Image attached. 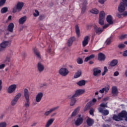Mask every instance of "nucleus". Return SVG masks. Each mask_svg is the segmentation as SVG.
I'll return each instance as SVG.
<instances>
[{
	"instance_id": "27",
	"label": "nucleus",
	"mask_w": 127,
	"mask_h": 127,
	"mask_svg": "<svg viewBox=\"0 0 127 127\" xmlns=\"http://www.w3.org/2000/svg\"><path fill=\"white\" fill-rule=\"evenodd\" d=\"M55 119L53 118L49 119L48 122H47V124L45 126L46 127H50L52 124H53V122H54Z\"/></svg>"
},
{
	"instance_id": "61",
	"label": "nucleus",
	"mask_w": 127,
	"mask_h": 127,
	"mask_svg": "<svg viewBox=\"0 0 127 127\" xmlns=\"http://www.w3.org/2000/svg\"><path fill=\"white\" fill-rule=\"evenodd\" d=\"M48 53H49V54H50L51 55H52V54L53 53H51V48H49L48 49Z\"/></svg>"
},
{
	"instance_id": "32",
	"label": "nucleus",
	"mask_w": 127,
	"mask_h": 127,
	"mask_svg": "<svg viewBox=\"0 0 127 127\" xmlns=\"http://www.w3.org/2000/svg\"><path fill=\"white\" fill-rule=\"evenodd\" d=\"M76 84L80 87H82V86H85V85L86 84V81L84 80H80L77 82Z\"/></svg>"
},
{
	"instance_id": "34",
	"label": "nucleus",
	"mask_w": 127,
	"mask_h": 127,
	"mask_svg": "<svg viewBox=\"0 0 127 127\" xmlns=\"http://www.w3.org/2000/svg\"><path fill=\"white\" fill-rule=\"evenodd\" d=\"M79 111H80V107L76 108L71 114V117H75Z\"/></svg>"
},
{
	"instance_id": "11",
	"label": "nucleus",
	"mask_w": 127,
	"mask_h": 127,
	"mask_svg": "<svg viewBox=\"0 0 127 127\" xmlns=\"http://www.w3.org/2000/svg\"><path fill=\"white\" fill-rule=\"evenodd\" d=\"M59 109V106H57L55 107H53L51 109H50L49 110L46 111L44 115L45 116V117H48L49 115H51V114H52L53 112H54V111H56V110H58Z\"/></svg>"
},
{
	"instance_id": "58",
	"label": "nucleus",
	"mask_w": 127,
	"mask_h": 127,
	"mask_svg": "<svg viewBox=\"0 0 127 127\" xmlns=\"http://www.w3.org/2000/svg\"><path fill=\"white\" fill-rule=\"evenodd\" d=\"M98 1L101 4H103V3H104L105 1H106V0H99Z\"/></svg>"
},
{
	"instance_id": "14",
	"label": "nucleus",
	"mask_w": 127,
	"mask_h": 127,
	"mask_svg": "<svg viewBox=\"0 0 127 127\" xmlns=\"http://www.w3.org/2000/svg\"><path fill=\"white\" fill-rule=\"evenodd\" d=\"M126 6H127V5L121 2L118 6V11L120 13H123L126 10Z\"/></svg>"
},
{
	"instance_id": "9",
	"label": "nucleus",
	"mask_w": 127,
	"mask_h": 127,
	"mask_svg": "<svg viewBox=\"0 0 127 127\" xmlns=\"http://www.w3.org/2000/svg\"><path fill=\"white\" fill-rule=\"evenodd\" d=\"M68 99L69 100H70L69 105L71 107H73V106H75V104H76V102H77V100H76V98H75V96H73V95H68L67 96Z\"/></svg>"
},
{
	"instance_id": "12",
	"label": "nucleus",
	"mask_w": 127,
	"mask_h": 127,
	"mask_svg": "<svg viewBox=\"0 0 127 127\" xmlns=\"http://www.w3.org/2000/svg\"><path fill=\"white\" fill-rule=\"evenodd\" d=\"M85 93V89H77L75 90V93L72 96L77 98V97H79V96H81V95H83Z\"/></svg>"
},
{
	"instance_id": "18",
	"label": "nucleus",
	"mask_w": 127,
	"mask_h": 127,
	"mask_svg": "<svg viewBox=\"0 0 127 127\" xmlns=\"http://www.w3.org/2000/svg\"><path fill=\"white\" fill-rule=\"evenodd\" d=\"M44 65H43L42 63H38L37 64V69L40 73H41V72H43V71H44Z\"/></svg>"
},
{
	"instance_id": "13",
	"label": "nucleus",
	"mask_w": 127,
	"mask_h": 127,
	"mask_svg": "<svg viewBox=\"0 0 127 127\" xmlns=\"http://www.w3.org/2000/svg\"><path fill=\"white\" fill-rule=\"evenodd\" d=\"M89 41H90V36H85L82 42V47H86L89 44Z\"/></svg>"
},
{
	"instance_id": "23",
	"label": "nucleus",
	"mask_w": 127,
	"mask_h": 127,
	"mask_svg": "<svg viewBox=\"0 0 127 127\" xmlns=\"http://www.w3.org/2000/svg\"><path fill=\"white\" fill-rule=\"evenodd\" d=\"M13 28H14V24H13V23H9L8 25L7 30H8L9 32H13Z\"/></svg>"
},
{
	"instance_id": "44",
	"label": "nucleus",
	"mask_w": 127,
	"mask_h": 127,
	"mask_svg": "<svg viewBox=\"0 0 127 127\" xmlns=\"http://www.w3.org/2000/svg\"><path fill=\"white\" fill-rule=\"evenodd\" d=\"M97 102V99L94 98L92 99V100L90 102V104L91 106H93L94 105H95V103Z\"/></svg>"
},
{
	"instance_id": "19",
	"label": "nucleus",
	"mask_w": 127,
	"mask_h": 127,
	"mask_svg": "<svg viewBox=\"0 0 127 127\" xmlns=\"http://www.w3.org/2000/svg\"><path fill=\"white\" fill-rule=\"evenodd\" d=\"M27 20V17L26 16L21 17L18 20L19 24H24Z\"/></svg>"
},
{
	"instance_id": "49",
	"label": "nucleus",
	"mask_w": 127,
	"mask_h": 127,
	"mask_svg": "<svg viewBox=\"0 0 127 127\" xmlns=\"http://www.w3.org/2000/svg\"><path fill=\"white\" fill-rule=\"evenodd\" d=\"M44 18H45V16L44 15H41L39 16L38 19L39 20H43Z\"/></svg>"
},
{
	"instance_id": "62",
	"label": "nucleus",
	"mask_w": 127,
	"mask_h": 127,
	"mask_svg": "<svg viewBox=\"0 0 127 127\" xmlns=\"http://www.w3.org/2000/svg\"><path fill=\"white\" fill-rule=\"evenodd\" d=\"M108 100H109V97H106L103 99V102H107V101H108Z\"/></svg>"
},
{
	"instance_id": "2",
	"label": "nucleus",
	"mask_w": 127,
	"mask_h": 127,
	"mask_svg": "<svg viewBox=\"0 0 127 127\" xmlns=\"http://www.w3.org/2000/svg\"><path fill=\"white\" fill-rule=\"evenodd\" d=\"M24 96L26 100L24 106L25 108H29L30 106V102H29V92L27 89H24Z\"/></svg>"
},
{
	"instance_id": "25",
	"label": "nucleus",
	"mask_w": 127,
	"mask_h": 127,
	"mask_svg": "<svg viewBox=\"0 0 127 127\" xmlns=\"http://www.w3.org/2000/svg\"><path fill=\"white\" fill-rule=\"evenodd\" d=\"M105 59H106V57H105V55H104L102 53H100L98 54V60H99V61H105Z\"/></svg>"
},
{
	"instance_id": "39",
	"label": "nucleus",
	"mask_w": 127,
	"mask_h": 127,
	"mask_svg": "<svg viewBox=\"0 0 127 127\" xmlns=\"http://www.w3.org/2000/svg\"><path fill=\"white\" fill-rule=\"evenodd\" d=\"M105 43L106 44V45H110V44L112 43V37L108 38L106 40Z\"/></svg>"
},
{
	"instance_id": "22",
	"label": "nucleus",
	"mask_w": 127,
	"mask_h": 127,
	"mask_svg": "<svg viewBox=\"0 0 127 127\" xmlns=\"http://www.w3.org/2000/svg\"><path fill=\"white\" fill-rule=\"evenodd\" d=\"M109 90H110V86L105 87L99 90V93H101V94L108 93L109 92Z\"/></svg>"
},
{
	"instance_id": "33",
	"label": "nucleus",
	"mask_w": 127,
	"mask_h": 127,
	"mask_svg": "<svg viewBox=\"0 0 127 127\" xmlns=\"http://www.w3.org/2000/svg\"><path fill=\"white\" fill-rule=\"evenodd\" d=\"M90 12L91 13H93V14H98L99 11L98 9L96 8H92L91 10H90Z\"/></svg>"
},
{
	"instance_id": "21",
	"label": "nucleus",
	"mask_w": 127,
	"mask_h": 127,
	"mask_svg": "<svg viewBox=\"0 0 127 127\" xmlns=\"http://www.w3.org/2000/svg\"><path fill=\"white\" fill-rule=\"evenodd\" d=\"M106 21L108 22L109 24L112 25L114 23L113 21V18L112 17V15H108L106 18Z\"/></svg>"
},
{
	"instance_id": "48",
	"label": "nucleus",
	"mask_w": 127,
	"mask_h": 127,
	"mask_svg": "<svg viewBox=\"0 0 127 127\" xmlns=\"http://www.w3.org/2000/svg\"><path fill=\"white\" fill-rule=\"evenodd\" d=\"M94 112H95V109L91 108L89 111V114L91 116H94Z\"/></svg>"
},
{
	"instance_id": "15",
	"label": "nucleus",
	"mask_w": 127,
	"mask_h": 127,
	"mask_svg": "<svg viewBox=\"0 0 127 127\" xmlns=\"http://www.w3.org/2000/svg\"><path fill=\"white\" fill-rule=\"evenodd\" d=\"M42 98H43V93L39 92L35 97V101L36 103H40V102H41V100H42Z\"/></svg>"
},
{
	"instance_id": "3",
	"label": "nucleus",
	"mask_w": 127,
	"mask_h": 127,
	"mask_svg": "<svg viewBox=\"0 0 127 127\" xmlns=\"http://www.w3.org/2000/svg\"><path fill=\"white\" fill-rule=\"evenodd\" d=\"M23 2H19L17 3L16 5L14 6L12 9V12L15 13L17 11H21L23 7Z\"/></svg>"
},
{
	"instance_id": "46",
	"label": "nucleus",
	"mask_w": 127,
	"mask_h": 127,
	"mask_svg": "<svg viewBox=\"0 0 127 127\" xmlns=\"http://www.w3.org/2000/svg\"><path fill=\"white\" fill-rule=\"evenodd\" d=\"M6 1V0H0V6H2V5L5 3Z\"/></svg>"
},
{
	"instance_id": "37",
	"label": "nucleus",
	"mask_w": 127,
	"mask_h": 127,
	"mask_svg": "<svg viewBox=\"0 0 127 127\" xmlns=\"http://www.w3.org/2000/svg\"><path fill=\"white\" fill-rule=\"evenodd\" d=\"M33 51L34 53L36 54L37 57H38V58H40V54L39 53V52H38L37 49L36 48H34Z\"/></svg>"
},
{
	"instance_id": "59",
	"label": "nucleus",
	"mask_w": 127,
	"mask_h": 127,
	"mask_svg": "<svg viewBox=\"0 0 127 127\" xmlns=\"http://www.w3.org/2000/svg\"><path fill=\"white\" fill-rule=\"evenodd\" d=\"M2 84V81H1V80H0V91H1V89H2V86L1 85Z\"/></svg>"
},
{
	"instance_id": "6",
	"label": "nucleus",
	"mask_w": 127,
	"mask_h": 127,
	"mask_svg": "<svg viewBox=\"0 0 127 127\" xmlns=\"http://www.w3.org/2000/svg\"><path fill=\"white\" fill-rule=\"evenodd\" d=\"M106 13L104 11H101L99 13V23L100 25H104L105 24V16Z\"/></svg>"
},
{
	"instance_id": "41",
	"label": "nucleus",
	"mask_w": 127,
	"mask_h": 127,
	"mask_svg": "<svg viewBox=\"0 0 127 127\" xmlns=\"http://www.w3.org/2000/svg\"><path fill=\"white\" fill-rule=\"evenodd\" d=\"M81 75H82V72L81 71H78L75 74L74 78H75V79L77 78H79V77H80Z\"/></svg>"
},
{
	"instance_id": "42",
	"label": "nucleus",
	"mask_w": 127,
	"mask_h": 127,
	"mask_svg": "<svg viewBox=\"0 0 127 127\" xmlns=\"http://www.w3.org/2000/svg\"><path fill=\"white\" fill-rule=\"evenodd\" d=\"M7 124L5 122H0V127H6Z\"/></svg>"
},
{
	"instance_id": "45",
	"label": "nucleus",
	"mask_w": 127,
	"mask_h": 127,
	"mask_svg": "<svg viewBox=\"0 0 127 127\" xmlns=\"http://www.w3.org/2000/svg\"><path fill=\"white\" fill-rule=\"evenodd\" d=\"M104 72L102 73V76H105V75L106 74V73H107V72H108V68L107 67V66H104Z\"/></svg>"
},
{
	"instance_id": "31",
	"label": "nucleus",
	"mask_w": 127,
	"mask_h": 127,
	"mask_svg": "<svg viewBox=\"0 0 127 127\" xmlns=\"http://www.w3.org/2000/svg\"><path fill=\"white\" fill-rule=\"evenodd\" d=\"M95 57V55L92 54L90 56L87 57L85 59V62H88V61H89V60H91V59H94V58Z\"/></svg>"
},
{
	"instance_id": "4",
	"label": "nucleus",
	"mask_w": 127,
	"mask_h": 127,
	"mask_svg": "<svg viewBox=\"0 0 127 127\" xmlns=\"http://www.w3.org/2000/svg\"><path fill=\"white\" fill-rule=\"evenodd\" d=\"M84 122V116L79 115L74 121V125L76 127H80Z\"/></svg>"
},
{
	"instance_id": "53",
	"label": "nucleus",
	"mask_w": 127,
	"mask_h": 127,
	"mask_svg": "<svg viewBox=\"0 0 127 127\" xmlns=\"http://www.w3.org/2000/svg\"><path fill=\"white\" fill-rule=\"evenodd\" d=\"M85 11H86V6H83L82 8L81 12L82 13H84Z\"/></svg>"
},
{
	"instance_id": "30",
	"label": "nucleus",
	"mask_w": 127,
	"mask_h": 127,
	"mask_svg": "<svg viewBox=\"0 0 127 127\" xmlns=\"http://www.w3.org/2000/svg\"><path fill=\"white\" fill-rule=\"evenodd\" d=\"M119 114L121 119H123V118H127V112L126 111H123L121 113H119Z\"/></svg>"
},
{
	"instance_id": "40",
	"label": "nucleus",
	"mask_w": 127,
	"mask_h": 127,
	"mask_svg": "<svg viewBox=\"0 0 127 127\" xmlns=\"http://www.w3.org/2000/svg\"><path fill=\"white\" fill-rule=\"evenodd\" d=\"M39 11L37 10H35V11L33 12V15L35 17H37V16H39Z\"/></svg>"
},
{
	"instance_id": "36",
	"label": "nucleus",
	"mask_w": 127,
	"mask_h": 127,
	"mask_svg": "<svg viewBox=\"0 0 127 127\" xmlns=\"http://www.w3.org/2000/svg\"><path fill=\"white\" fill-rule=\"evenodd\" d=\"M11 57L9 56H6L5 58V59L4 61V63H5L6 64H8V63H9L11 61Z\"/></svg>"
},
{
	"instance_id": "29",
	"label": "nucleus",
	"mask_w": 127,
	"mask_h": 127,
	"mask_svg": "<svg viewBox=\"0 0 127 127\" xmlns=\"http://www.w3.org/2000/svg\"><path fill=\"white\" fill-rule=\"evenodd\" d=\"M113 119L114 121H116V122H120V121L123 120V119L121 118V117L119 116V114H118V115H113Z\"/></svg>"
},
{
	"instance_id": "54",
	"label": "nucleus",
	"mask_w": 127,
	"mask_h": 127,
	"mask_svg": "<svg viewBox=\"0 0 127 127\" xmlns=\"http://www.w3.org/2000/svg\"><path fill=\"white\" fill-rule=\"evenodd\" d=\"M119 75H120L119 71H115L114 73V77H117V76H119Z\"/></svg>"
},
{
	"instance_id": "5",
	"label": "nucleus",
	"mask_w": 127,
	"mask_h": 127,
	"mask_svg": "<svg viewBox=\"0 0 127 127\" xmlns=\"http://www.w3.org/2000/svg\"><path fill=\"white\" fill-rule=\"evenodd\" d=\"M10 46V42L8 41H4L0 44V52L5 50V48Z\"/></svg>"
},
{
	"instance_id": "24",
	"label": "nucleus",
	"mask_w": 127,
	"mask_h": 127,
	"mask_svg": "<svg viewBox=\"0 0 127 127\" xmlns=\"http://www.w3.org/2000/svg\"><path fill=\"white\" fill-rule=\"evenodd\" d=\"M118 63H119L118 60H113L110 62V66H111V67H115V66L118 65Z\"/></svg>"
},
{
	"instance_id": "47",
	"label": "nucleus",
	"mask_w": 127,
	"mask_h": 127,
	"mask_svg": "<svg viewBox=\"0 0 127 127\" xmlns=\"http://www.w3.org/2000/svg\"><path fill=\"white\" fill-rule=\"evenodd\" d=\"M77 63L78 64H83V60L82 59H78L77 60Z\"/></svg>"
},
{
	"instance_id": "63",
	"label": "nucleus",
	"mask_w": 127,
	"mask_h": 127,
	"mask_svg": "<svg viewBox=\"0 0 127 127\" xmlns=\"http://www.w3.org/2000/svg\"><path fill=\"white\" fill-rule=\"evenodd\" d=\"M4 117V114H1L0 116V120H2Z\"/></svg>"
},
{
	"instance_id": "17",
	"label": "nucleus",
	"mask_w": 127,
	"mask_h": 127,
	"mask_svg": "<svg viewBox=\"0 0 127 127\" xmlns=\"http://www.w3.org/2000/svg\"><path fill=\"white\" fill-rule=\"evenodd\" d=\"M101 72V71L100 67H95L93 69V75H94L95 77L100 76Z\"/></svg>"
},
{
	"instance_id": "20",
	"label": "nucleus",
	"mask_w": 127,
	"mask_h": 127,
	"mask_svg": "<svg viewBox=\"0 0 127 127\" xmlns=\"http://www.w3.org/2000/svg\"><path fill=\"white\" fill-rule=\"evenodd\" d=\"M94 122H95L94 121V120H93L92 119H91L90 118H88L86 120V124L88 127H92V126H93V125H94Z\"/></svg>"
},
{
	"instance_id": "50",
	"label": "nucleus",
	"mask_w": 127,
	"mask_h": 127,
	"mask_svg": "<svg viewBox=\"0 0 127 127\" xmlns=\"http://www.w3.org/2000/svg\"><path fill=\"white\" fill-rule=\"evenodd\" d=\"M125 38H127V35H122L120 36V39H125Z\"/></svg>"
},
{
	"instance_id": "38",
	"label": "nucleus",
	"mask_w": 127,
	"mask_h": 127,
	"mask_svg": "<svg viewBox=\"0 0 127 127\" xmlns=\"http://www.w3.org/2000/svg\"><path fill=\"white\" fill-rule=\"evenodd\" d=\"M7 10H8L7 7H4L1 9L0 12L1 13H5V12H7Z\"/></svg>"
},
{
	"instance_id": "16",
	"label": "nucleus",
	"mask_w": 127,
	"mask_h": 127,
	"mask_svg": "<svg viewBox=\"0 0 127 127\" xmlns=\"http://www.w3.org/2000/svg\"><path fill=\"white\" fill-rule=\"evenodd\" d=\"M93 27L94 28V31H95L96 34L100 35L103 31H104V30L102 28H99L97 26V25H94L93 26Z\"/></svg>"
},
{
	"instance_id": "10",
	"label": "nucleus",
	"mask_w": 127,
	"mask_h": 127,
	"mask_svg": "<svg viewBox=\"0 0 127 127\" xmlns=\"http://www.w3.org/2000/svg\"><path fill=\"white\" fill-rule=\"evenodd\" d=\"M16 84H11L7 88V92L9 94H12V93H14V92H15V90H16Z\"/></svg>"
},
{
	"instance_id": "57",
	"label": "nucleus",
	"mask_w": 127,
	"mask_h": 127,
	"mask_svg": "<svg viewBox=\"0 0 127 127\" xmlns=\"http://www.w3.org/2000/svg\"><path fill=\"white\" fill-rule=\"evenodd\" d=\"M5 67V64H0V69H3Z\"/></svg>"
},
{
	"instance_id": "51",
	"label": "nucleus",
	"mask_w": 127,
	"mask_h": 127,
	"mask_svg": "<svg viewBox=\"0 0 127 127\" xmlns=\"http://www.w3.org/2000/svg\"><path fill=\"white\" fill-rule=\"evenodd\" d=\"M110 25H111V24H105L104 26H103L102 29L103 30L106 29V28H107V27H109V26H110Z\"/></svg>"
},
{
	"instance_id": "28",
	"label": "nucleus",
	"mask_w": 127,
	"mask_h": 127,
	"mask_svg": "<svg viewBox=\"0 0 127 127\" xmlns=\"http://www.w3.org/2000/svg\"><path fill=\"white\" fill-rule=\"evenodd\" d=\"M74 40H75V38H70L67 41V46H68L69 47H70V46H72Z\"/></svg>"
},
{
	"instance_id": "43",
	"label": "nucleus",
	"mask_w": 127,
	"mask_h": 127,
	"mask_svg": "<svg viewBox=\"0 0 127 127\" xmlns=\"http://www.w3.org/2000/svg\"><path fill=\"white\" fill-rule=\"evenodd\" d=\"M125 47H126V45H125L123 43H121L119 45H118V48H119V49H124Z\"/></svg>"
},
{
	"instance_id": "8",
	"label": "nucleus",
	"mask_w": 127,
	"mask_h": 127,
	"mask_svg": "<svg viewBox=\"0 0 127 127\" xmlns=\"http://www.w3.org/2000/svg\"><path fill=\"white\" fill-rule=\"evenodd\" d=\"M59 74L63 77H66L69 74V70L66 68H62L59 70Z\"/></svg>"
},
{
	"instance_id": "60",
	"label": "nucleus",
	"mask_w": 127,
	"mask_h": 127,
	"mask_svg": "<svg viewBox=\"0 0 127 127\" xmlns=\"http://www.w3.org/2000/svg\"><path fill=\"white\" fill-rule=\"evenodd\" d=\"M122 15L124 16H127V11H124L122 13Z\"/></svg>"
},
{
	"instance_id": "56",
	"label": "nucleus",
	"mask_w": 127,
	"mask_h": 127,
	"mask_svg": "<svg viewBox=\"0 0 127 127\" xmlns=\"http://www.w3.org/2000/svg\"><path fill=\"white\" fill-rule=\"evenodd\" d=\"M123 56L124 57H127V51H125L123 52Z\"/></svg>"
},
{
	"instance_id": "26",
	"label": "nucleus",
	"mask_w": 127,
	"mask_h": 127,
	"mask_svg": "<svg viewBox=\"0 0 127 127\" xmlns=\"http://www.w3.org/2000/svg\"><path fill=\"white\" fill-rule=\"evenodd\" d=\"M112 93L114 96H117V95L119 94V92L118 91V88H117V87L114 86L112 87Z\"/></svg>"
},
{
	"instance_id": "55",
	"label": "nucleus",
	"mask_w": 127,
	"mask_h": 127,
	"mask_svg": "<svg viewBox=\"0 0 127 127\" xmlns=\"http://www.w3.org/2000/svg\"><path fill=\"white\" fill-rule=\"evenodd\" d=\"M121 3L125 4L127 7V0H122V2H121Z\"/></svg>"
},
{
	"instance_id": "64",
	"label": "nucleus",
	"mask_w": 127,
	"mask_h": 127,
	"mask_svg": "<svg viewBox=\"0 0 127 127\" xmlns=\"http://www.w3.org/2000/svg\"><path fill=\"white\" fill-rule=\"evenodd\" d=\"M46 86H47V83L45 82L42 84L41 87H46Z\"/></svg>"
},
{
	"instance_id": "7",
	"label": "nucleus",
	"mask_w": 127,
	"mask_h": 127,
	"mask_svg": "<svg viewBox=\"0 0 127 127\" xmlns=\"http://www.w3.org/2000/svg\"><path fill=\"white\" fill-rule=\"evenodd\" d=\"M21 97V93H18L11 101V106H15L16 104H17V102H18V100H19Z\"/></svg>"
},
{
	"instance_id": "35",
	"label": "nucleus",
	"mask_w": 127,
	"mask_h": 127,
	"mask_svg": "<svg viewBox=\"0 0 127 127\" xmlns=\"http://www.w3.org/2000/svg\"><path fill=\"white\" fill-rule=\"evenodd\" d=\"M75 32L77 37H80V29L79 28V26L78 25L75 26Z\"/></svg>"
},
{
	"instance_id": "52",
	"label": "nucleus",
	"mask_w": 127,
	"mask_h": 127,
	"mask_svg": "<svg viewBox=\"0 0 127 127\" xmlns=\"http://www.w3.org/2000/svg\"><path fill=\"white\" fill-rule=\"evenodd\" d=\"M123 15V14H121L120 13H117L116 14V16L118 17V18H122V16Z\"/></svg>"
},
{
	"instance_id": "1",
	"label": "nucleus",
	"mask_w": 127,
	"mask_h": 127,
	"mask_svg": "<svg viewBox=\"0 0 127 127\" xmlns=\"http://www.w3.org/2000/svg\"><path fill=\"white\" fill-rule=\"evenodd\" d=\"M105 108H108L107 103H102L98 108L99 113H101L103 116H108L109 114V110H106Z\"/></svg>"
}]
</instances>
